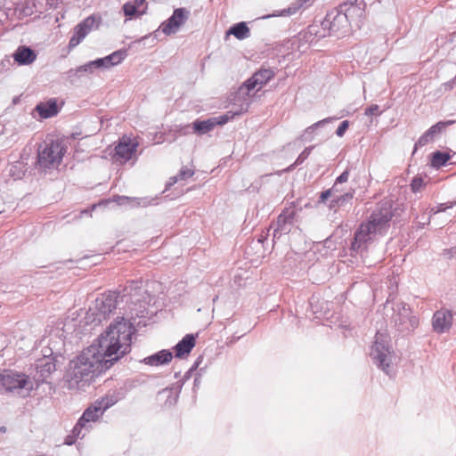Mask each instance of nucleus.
<instances>
[{"label": "nucleus", "mask_w": 456, "mask_h": 456, "mask_svg": "<svg viewBox=\"0 0 456 456\" xmlns=\"http://www.w3.org/2000/svg\"><path fill=\"white\" fill-rule=\"evenodd\" d=\"M134 332L129 321L118 317L92 345L69 362L66 373L69 388L85 387L126 354Z\"/></svg>", "instance_id": "nucleus-1"}, {"label": "nucleus", "mask_w": 456, "mask_h": 456, "mask_svg": "<svg viewBox=\"0 0 456 456\" xmlns=\"http://www.w3.org/2000/svg\"><path fill=\"white\" fill-rule=\"evenodd\" d=\"M392 216L391 202H381L378 208L371 214L370 220L365 224H362L355 232L354 239L351 245V250L356 253H362L367 248L368 242L372 240L376 234L382 233L388 226Z\"/></svg>", "instance_id": "nucleus-2"}, {"label": "nucleus", "mask_w": 456, "mask_h": 456, "mask_svg": "<svg viewBox=\"0 0 456 456\" xmlns=\"http://www.w3.org/2000/svg\"><path fill=\"white\" fill-rule=\"evenodd\" d=\"M351 24L346 14L339 7L329 12L321 24L314 23L300 34L303 39L312 43L315 38L325 37L330 35L338 37L346 35L350 30Z\"/></svg>", "instance_id": "nucleus-3"}, {"label": "nucleus", "mask_w": 456, "mask_h": 456, "mask_svg": "<svg viewBox=\"0 0 456 456\" xmlns=\"http://www.w3.org/2000/svg\"><path fill=\"white\" fill-rule=\"evenodd\" d=\"M34 387L33 380L28 375L12 370H0V393L28 395Z\"/></svg>", "instance_id": "nucleus-4"}, {"label": "nucleus", "mask_w": 456, "mask_h": 456, "mask_svg": "<svg viewBox=\"0 0 456 456\" xmlns=\"http://www.w3.org/2000/svg\"><path fill=\"white\" fill-rule=\"evenodd\" d=\"M370 356L377 366L387 374L391 372L396 356L389 345V338L386 333L378 331L371 347Z\"/></svg>", "instance_id": "nucleus-5"}, {"label": "nucleus", "mask_w": 456, "mask_h": 456, "mask_svg": "<svg viewBox=\"0 0 456 456\" xmlns=\"http://www.w3.org/2000/svg\"><path fill=\"white\" fill-rule=\"evenodd\" d=\"M248 102L240 103L235 110L227 111L225 114L208 118L206 120L196 119L192 123L193 133L202 135L212 131L216 126H222L234 118L236 116L247 112Z\"/></svg>", "instance_id": "nucleus-6"}, {"label": "nucleus", "mask_w": 456, "mask_h": 456, "mask_svg": "<svg viewBox=\"0 0 456 456\" xmlns=\"http://www.w3.org/2000/svg\"><path fill=\"white\" fill-rule=\"evenodd\" d=\"M66 149L62 142L52 140L40 146L37 154V163L44 168L57 167L65 154Z\"/></svg>", "instance_id": "nucleus-7"}, {"label": "nucleus", "mask_w": 456, "mask_h": 456, "mask_svg": "<svg viewBox=\"0 0 456 456\" xmlns=\"http://www.w3.org/2000/svg\"><path fill=\"white\" fill-rule=\"evenodd\" d=\"M118 295L115 292L102 294L98 297L87 312V318L93 322L101 323L117 308Z\"/></svg>", "instance_id": "nucleus-8"}, {"label": "nucleus", "mask_w": 456, "mask_h": 456, "mask_svg": "<svg viewBox=\"0 0 456 456\" xmlns=\"http://www.w3.org/2000/svg\"><path fill=\"white\" fill-rule=\"evenodd\" d=\"M274 77V72L270 69H263L256 72L250 78H248L236 93V98L241 99V102H248L250 105L251 92L254 90L258 91L263 86L270 81Z\"/></svg>", "instance_id": "nucleus-9"}, {"label": "nucleus", "mask_w": 456, "mask_h": 456, "mask_svg": "<svg viewBox=\"0 0 456 456\" xmlns=\"http://www.w3.org/2000/svg\"><path fill=\"white\" fill-rule=\"evenodd\" d=\"M392 321L401 332L412 330L419 324L418 317L412 314L411 308L403 302L395 304Z\"/></svg>", "instance_id": "nucleus-10"}, {"label": "nucleus", "mask_w": 456, "mask_h": 456, "mask_svg": "<svg viewBox=\"0 0 456 456\" xmlns=\"http://www.w3.org/2000/svg\"><path fill=\"white\" fill-rule=\"evenodd\" d=\"M139 142L135 138L123 136L115 147L114 158L119 163H126L131 159H136V151Z\"/></svg>", "instance_id": "nucleus-11"}, {"label": "nucleus", "mask_w": 456, "mask_h": 456, "mask_svg": "<svg viewBox=\"0 0 456 456\" xmlns=\"http://www.w3.org/2000/svg\"><path fill=\"white\" fill-rule=\"evenodd\" d=\"M56 370V360L52 354L38 359L35 367V373L31 378L34 387H38Z\"/></svg>", "instance_id": "nucleus-12"}, {"label": "nucleus", "mask_w": 456, "mask_h": 456, "mask_svg": "<svg viewBox=\"0 0 456 456\" xmlns=\"http://www.w3.org/2000/svg\"><path fill=\"white\" fill-rule=\"evenodd\" d=\"M190 17V11L181 7L174 11L172 16L162 22L159 29L167 36L175 34Z\"/></svg>", "instance_id": "nucleus-13"}, {"label": "nucleus", "mask_w": 456, "mask_h": 456, "mask_svg": "<svg viewBox=\"0 0 456 456\" xmlns=\"http://www.w3.org/2000/svg\"><path fill=\"white\" fill-rule=\"evenodd\" d=\"M97 28L98 23L94 16L86 18L74 28L73 35L69 42V47L73 48L78 45L93 29Z\"/></svg>", "instance_id": "nucleus-14"}, {"label": "nucleus", "mask_w": 456, "mask_h": 456, "mask_svg": "<svg viewBox=\"0 0 456 456\" xmlns=\"http://www.w3.org/2000/svg\"><path fill=\"white\" fill-rule=\"evenodd\" d=\"M364 0H348L341 4L338 7L346 14L347 20L351 22H359L363 17L365 10Z\"/></svg>", "instance_id": "nucleus-15"}, {"label": "nucleus", "mask_w": 456, "mask_h": 456, "mask_svg": "<svg viewBox=\"0 0 456 456\" xmlns=\"http://www.w3.org/2000/svg\"><path fill=\"white\" fill-rule=\"evenodd\" d=\"M102 410L99 409L94 403L84 411L83 415L74 427V433L78 436L80 430H88L91 428L90 423L96 421L101 416H102Z\"/></svg>", "instance_id": "nucleus-16"}, {"label": "nucleus", "mask_w": 456, "mask_h": 456, "mask_svg": "<svg viewBox=\"0 0 456 456\" xmlns=\"http://www.w3.org/2000/svg\"><path fill=\"white\" fill-rule=\"evenodd\" d=\"M452 323V314L448 309L436 311L432 319L434 330L438 333H444L450 330Z\"/></svg>", "instance_id": "nucleus-17"}, {"label": "nucleus", "mask_w": 456, "mask_h": 456, "mask_svg": "<svg viewBox=\"0 0 456 456\" xmlns=\"http://www.w3.org/2000/svg\"><path fill=\"white\" fill-rule=\"evenodd\" d=\"M147 11V3L145 0H131L123 5V12L128 19L141 17Z\"/></svg>", "instance_id": "nucleus-18"}, {"label": "nucleus", "mask_w": 456, "mask_h": 456, "mask_svg": "<svg viewBox=\"0 0 456 456\" xmlns=\"http://www.w3.org/2000/svg\"><path fill=\"white\" fill-rule=\"evenodd\" d=\"M296 216L294 208H286L283 210L277 218V228L274 230V236L280 233H288L289 232V225L292 224Z\"/></svg>", "instance_id": "nucleus-19"}, {"label": "nucleus", "mask_w": 456, "mask_h": 456, "mask_svg": "<svg viewBox=\"0 0 456 456\" xmlns=\"http://www.w3.org/2000/svg\"><path fill=\"white\" fill-rule=\"evenodd\" d=\"M313 2V0H297L296 2L292 3L288 8L273 12L271 15L264 16L263 19L278 16H291L297 13L300 9H304L312 5Z\"/></svg>", "instance_id": "nucleus-20"}, {"label": "nucleus", "mask_w": 456, "mask_h": 456, "mask_svg": "<svg viewBox=\"0 0 456 456\" xmlns=\"http://www.w3.org/2000/svg\"><path fill=\"white\" fill-rule=\"evenodd\" d=\"M195 346V337L192 334L185 335L174 347L175 356L183 358L188 355Z\"/></svg>", "instance_id": "nucleus-21"}, {"label": "nucleus", "mask_w": 456, "mask_h": 456, "mask_svg": "<svg viewBox=\"0 0 456 456\" xmlns=\"http://www.w3.org/2000/svg\"><path fill=\"white\" fill-rule=\"evenodd\" d=\"M173 359V354L169 350H160L148 357H145L142 362L151 366H160L167 364Z\"/></svg>", "instance_id": "nucleus-22"}, {"label": "nucleus", "mask_w": 456, "mask_h": 456, "mask_svg": "<svg viewBox=\"0 0 456 456\" xmlns=\"http://www.w3.org/2000/svg\"><path fill=\"white\" fill-rule=\"evenodd\" d=\"M36 110L38 112L42 118H49L57 115L60 111V109L57 105L56 99L52 98L45 102H40L37 104Z\"/></svg>", "instance_id": "nucleus-23"}, {"label": "nucleus", "mask_w": 456, "mask_h": 456, "mask_svg": "<svg viewBox=\"0 0 456 456\" xmlns=\"http://www.w3.org/2000/svg\"><path fill=\"white\" fill-rule=\"evenodd\" d=\"M37 54L27 46H20L13 53V59L20 65H28L35 61Z\"/></svg>", "instance_id": "nucleus-24"}, {"label": "nucleus", "mask_w": 456, "mask_h": 456, "mask_svg": "<svg viewBox=\"0 0 456 456\" xmlns=\"http://www.w3.org/2000/svg\"><path fill=\"white\" fill-rule=\"evenodd\" d=\"M94 72V66L91 61L85 63L77 67V69H71L68 71V78L71 82H75L86 74H93Z\"/></svg>", "instance_id": "nucleus-25"}, {"label": "nucleus", "mask_w": 456, "mask_h": 456, "mask_svg": "<svg viewBox=\"0 0 456 456\" xmlns=\"http://www.w3.org/2000/svg\"><path fill=\"white\" fill-rule=\"evenodd\" d=\"M126 53L123 50H118L111 54L102 58L104 65V69H110L122 62V61L126 58Z\"/></svg>", "instance_id": "nucleus-26"}, {"label": "nucleus", "mask_w": 456, "mask_h": 456, "mask_svg": "<svg viewBox=\"0 0 456 456\" xmlns=\"http://www.w3.org/2000/svg\"><path fill=\"white\" fill-rule=\"evenodd\" d=\"M228 35H233L237 39L243 40L250 35L249 28L245 22H239L229 28Z\"/></svg>", "instance_id": "nucleus-27"}, {"label": "nucleus", "mask_w": 456, "mask_h": 456, "mask_svg": "<svg viewBox=\"0 0 456 456\" xmlns=\"http://www.w3.org/2000/svg\"><path fill=\"white\" fill-rule=\"evenodd\" d=\"M336 119L335 118H323L310 126H308L302 134V139L305 141H311L313 139V136L311 135L317 128L323 126L325 124H328L331 122L332 120Z\"/></svg>", "instance_id": "nucleus-28"}, {"label": "nucleus", "mask_w": 456, "mask_h": 456, "mask_svg": "<svg viewBox=\"0 0 456 456\" xmlns=\"http://www.w3.org/2000/svg\"><path fill=\"white\" fill-rule=\"evenodd\" d=\"M142 281H131L128 282V285L126 287L125 290L127 291V295H130L132 303L139 301L138 298H134L137 295H140L142 289Z\"/></svg>", "instance_id": "nucleus-29"}, {"label": "nucleus", "mask_w": 456, "mask_h": 456, "mask_svg": "<svg viewBox=\"0 0 456 456\" xmlns=\"http://www.w3.org/2000/svg\"><path fill=\"white\" fill-rule=\"evenodd\" d=\"M455 123V120L440 121L436 125L432 126L426 133L430 135L433 139L436 135L442 133L445 128Z\"/></svg>", "instance_id": "nucleus-30"}, {"label": "nucleus", "mask_w": 456, "mask_h": 456, "mask_svg": "<svg viewBox=\"0 0 456 456\" xmlns=\"http://www.w3.org/2000/svg\"><path fill=\"white\" fill-rule=\"evenodd\" d=\"M450 159V155L446 152L436 151L432 154L431 165L434 167L439 168L446 164Z\"/></svg>", "instance_id": "nucleus-31"}, {"label": "nucleus", "mask_w": 456, "mask_h": 456, "mask_svg": "<svg viewBox=\"0 0 456 456\" xmlns=\"http://www.w3.org/2000/svg\"><path fill=\"white\" fill-rule=\"evenodd\" d=\"M354 197V191L345 193L344 195H341L334 200H331L330 208H334L337 206L340 207L343 206L345 203L352 200Z\"/></svg>", "instance_id": "nucleus-32"}, {"label": "nucleus", "mask_w": 456, "mask_h": 456, "mask_svg": "<svg viewBox=\"0 0 456 456\" xmlns=\"http://www.w3.org/2000/svg\"><path fill=\"white\" fill-rule=\"evenodd\" d=\"M313 146L311 147H306L300 154L299 156L297 157V159H296V161L291 165L289 166L287 170L288 171H290L292 170L295 167L297 166H299L301 165L307 158L308 156L310 155L312 150H313Z\"/></svg>", "instance_id": "nucleus-33"}, {"label": "nucleus", "mask_w": 456, "mask_h": 456, "mask_svg": "<svg viewBox=\"0 0 456 456\" xmlns=\"http://www.w3.org/2000/svg\"><path fill=\"white\" fill-rule=\"evenodd\" d=\"M95 403H96V406L102 410V412L104 413V411L107 409H109L110 406H112L115 403V401L112 398L103 397L101 400L96 401Z\"/></svg>", "instance_id": "nucleus-34"}, {"label": "nucleus", "mask_w": 456, "mask_h": 456, "mask_svg": "<svg viewBox=\"0 0 456 456\" xmlns=\"http://www.w3.org/2000/svg\"><path fill=\"white\" fill-rule=\"evenodd\" d=\"M424 186V179L420 176L414 177L411 183V189L414 193L419 191Z\"/></svg>", "instance_id": "nucleus-35"}, {"label": "nucleus", "mask_w": 456, "mask_h": 456, "mask_svg": "<svg viewBox=\"0 0 456 456\" xmlns=\"http://www.w3.org/2000/svg\"><path fill=\"white\" fill-rule=\"evenodd\" d=\"M339 189L337 188V184H334L330 189L324 191L320 195L319 202H325L330 197L333 196L334 192H338Z\"/></svg>", "instance_id": "nucleus-36"}, {"label": "nucleus", "mask_w": 456, "mask_h": 456, "mask_svg": "<svg viewBox=\"0 0 456 456\" xmlns=\"http://www.w3.org/2000/svg\"><path fill=\"white\" fill-rule=\"evenodd\" d=\"M455 205H456V201L455 202L450 201V202H446V203H441V204L437 205L436 207L433 208L431 209V212L433 214L444 212L448 208H452Z\"/></svg>", "instance_id": "nucleus-37"}, {"label": "nucleus", "mask_w": 456, "mask_h": 456, "mask_svg": "<svg viewBox=\"0 0 456 456\" xmlns=\"http://www.w3.org/2000/svg\"><path fill=\"white\" fill-rule=\"evenodd\" d=\"M193 175H194V171L192 169L184 167L181 168V170L176 175V176H178L179 181H181V180H186V179L191 177Z\"/></svg>", "instance_id": "nucleus-38"}, {"label": "nucleus", "mask_w": 456, "mask_h": 456, "mask_svg": "<svg viewBox=\"0 0 456 456\" xmlns=\"http://www.w3.org/2000/svg\"><path fill=\"white\" fill-rule=\"evenodd\" d=\"M86 433H82V430H80V433L78 436H77L74 433V428L71 431V434L67 436L65 438V444L71 445L73 444L77 438H83L85 436Z\"/></svg>", "instance_id": "nucleus-39"}, {"label": "nucleus", "mask_w": 456, "mask_h": 456, "mask_svg": "<svg viewBox=\"0 0 456 456\" xmlns=\"http://www.w3.org/2000/svg\"><path fill=\"white\" fill-rule=\"evenodd\" d=\"M432 141H433V138L430 137V135H428V134L425 132V134L423 135H421L419 137V139L418 140V142L415 143V150L418 147H422Z\"/></svg>", "instance_id": "nucleus-40"}, {"label": "nucleus", "mask_w": 456, "mask_h": 456, "mask_svg": "<svg viewBox=\"0 0 456 456\" xmlns=\"http://www.w3.org/2000/svg\"><path fill=\"white\" fill-rule=\"evenodd\" d=\"M348 126H349V121L344 120L343 122H341V124L338 127V129L336 131V134L338 137H342L345 134L346 131L347 130Z\"/></svg>", "instance_id": "nucleus-41"}, {"label": "nucleus", "mask_w": 456, "mask_h": 456, "mask_svg": "<svg viewBox=\"0 0 456 456\" xmlns=\"http://www.w3.org/2000/svg\"><path fill=\"white\" fill-rule=\"evenodd\" d=\"M348 177H349V171L345 170L339 176L337 177L334 184H337V186H338L339 183H346V182H347Z\"/></svg>", "instance_id": "nucleus-42"}, {"label": "nucleus", "mask_w": 456, "mask_h": 456, "mask_svg": "<svg viewBox=\"0 0 456 456\" xmlns=\"http://www.w3.org/2000/svg\"><path fill=\"white\" fill-rule=\"evenodd\" d=\"M379 110V106L374 104L366 109L365 114L368 116L375 115Z\"/></svg>", "instance_id": "nucleus-43"}, {"label": "nucleus", "mask_w": 456, "mask_h": 456, "mask_svg": "<svg viewBox=\"0 0 456 456\" xmlns=\"http://www.w3.org/2000/svg\"><path fill=\"white\" fill-rule=\"evenodd\" d=\"M94 70L97 69H104L103 61L102 58L96 59L94 61H91Z\"/></svg>", "instance_id": "nucleus-44"}, {"label": "nucleus", "mask_w": 456, "mask_h": 456, "mask_svg": "<svg viewBox=\"0 0 456 456\" xmlns=\"http://www.w3.org/2000/svg\"><path fill=\"white\" fill-rule=\"evenodd\" d=\"M179 181L178 176L175 175L169 178V181L167 183V189Z\"/></svg>", "instance_id": "nucleus-45"}, {"label": "nucleus", "mask_w": 456, "mask_h": 456, "mask_svg": "<svg viewBox=\"0 0 456 456\" xmlns=\"http://www.w3.org/2000/svg\"><path fill=\"white\" fill-rule=\"evenodd\" d=\"M129 200H130V199H129L128 197H124V196H122V197H118V198H117V200H116V201H117V202H118V204H119V205H122V204H124L125 202L129 201Z\"/></svg>", "instance_id": "nucleus-46"}, {"label": "nucleus", "mask_w": 456, "mask_h": 456, "mask_svg": "<svg viewBox=\"0 0 456 456\" xmlns=\"http://www.w3.org/2000/svg\"><path fill=\"white\" fill-rule=\"evenodd\" d=\"M190 126H185L184 127H182L180 132L182 134H187L189 133Z\"/></svg>", "instance_id": "nucleus-47"}]
</instances>
